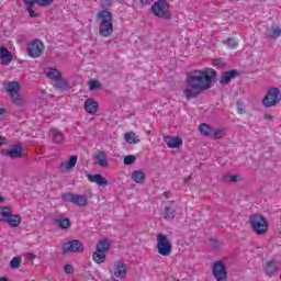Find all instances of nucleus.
<instances>
[{
	"instance_id": "obj_1",
	"label": "nucleus",
	"mask_w": 281,
	"mask_h": 281,
	"mask_svg": "<svg viewBox=\"0 0 281 281\" xmlns=\"http://www.w3.org/2000/svg\"><path fill=\"white\" fill-rule=\"evenodd\" d=\"M216 70L214 68L195 69L187 74L182 93L184 98H196L203 91L212 89V83L216 80Z\"/></svg>"
},
{
	"instance_id": "obj_2",
	"label": "nucleus",
	"mask_w": 281,
	"mask_h": 281,
	"mask_svg": "<svg viewBox=\"0 0 281 281\" xmlns=\"http://www.w3.org/2000/svg\"><path fill=\"white\" fill-rule=\"evenodd\" d=\"M95 22L99 25V34L103 38H109L114 32L113 13L109 10H101L95 15Z\"/></svg>"
},
{
	"instance_id": "obj_3",
	"label": "nucleus",
	"mask_w": 281,
	"mask_h": 281,
	"mask_svg": "<svg viewBox=\"0 0 281 281\" xmlns=\"http://www.w3.org/2000/svg\"><path fill=\"white\" fill-rule=\"evenodd\" d=\"M248 224L256 236H267L269 234V220L260 213H254L248 217Z\"/></svg>"
},
{
	"instance_id": "obj_4",
	"label": "nucleus",
	"mask_w": 281,
	"mask_h": 281,
	"mask_svg": "<svg viewBox=\"0 0 281 281\" xmlns=\"http://www.w3.org/2000/svg\"><path fill=\"white\" fill-rule=\"evenodd\" d=\"M0 223H7L9 227H20L23 218L20 214H14L12 206H0Z\"/></svg>"
},
{
	"instance_id": "obj_5",
	"label": "nucleus",
	"mask_w": 281,
	"mask_h": 281,
	"mask_svg": "<svg viewBox=\"0 0 281 281\" xmlns=\"http://www.w3.org/2000/svg\"><path fill=\"white\" fill-rule=\"evenodd\" d=\"M281 101L280 88L270 87L267 90L265 98L262 99V105L266 109H272V106H278Z\"/></svg>"
},
{
	"instance_id": "obj_6",
	"label": "nucleus",
	"mask_w": 281,
	"mask_h": 281,
	"mask_svg": "<svg viewBox=\"0 0 281 281\" xmlns=\"http://www.w3.org/2000/svg\"><path fill=\"white\" fill-rule=\"evenodd\" d=\"M151 12L154 16L158 19H170V4L166 0H158L151 5Z\"/></svg>"
},
{
	"instance_id": "obj_7",
	"label": "nucleus",
	"mask_w": 281,
	"mask_h": 281,
	"mask_svg": "<svg viewBox=\"0 0 281 281\" xmlns=\"http://www.w3.org/2000/svg\"><path fill=\"white\" fill-rule=\"evenodd\" d=\"M156 240V249L160 256H170L172 254V244L167 235L158 234Z\"/></svg>"
},
{
	"instance_id": "obj_8",
	"label": "nucleus",
	"mask_w": 281,
	"mask_h": 281,
	"mask_svg": "<svg viewBox=\"0 0 281 281\" xmlns=\"http://www.w3.org/2000/svg\"><path fill=\"white\" fill-rule=\"evenodd\" d=\"M109 273L111 278H115L116 280H126L128 266L122 260L115 261L109 270Z\"/></svg>"
},
{
	"instance_id": "obj_9",
	"label": "nucleus",
	"mask_w": 281,
	"mask_h": 281,
	"mask_svg": "<svg viewBox=\"0 0 281 281\" xmlns=\"http://www.w3.org/2000/svg\"><path fill=\"white\" fill-rule=\"evenodd\" d=\"M7 93H9L13 104H23V99H21V83L19 81H11L5 87Z\"/></svg>"
},
{
	"instance_id": "obj_10",
	"label": "nucleus",
	"mask_w": 281,
	"mask_h": 281,
	"mask_svg": "<svg viewBox=\"0 0 281 281\" xmlns=\"http://www.w3.org/2000/svg\"><path fill=\"white\" fill-rule=\"evenodd\" d=\"M45 49V44L41 40H34L27 44L26 54L30 58H41Z\"/></svg>"
},
{
	"instance_id": "obj_11",
	"label": "nucleus",
	"mask_w": 281,
	"mask_h": 281,
	"mask_svg": "<svg viewBox=\"0 0 281 281\" xmlns=\"http://www.w3.org/2000/svg\"><path fill=\"white\" fill-rule=\"evenodd\" d=\"M212 276L216 281H227V266L222 260L213 262Z\"/></svg>"
},
{
	"instance_id": "obj_12",
	"label": "nucleus",
	"mask_w": 281,
	"mask_h": 281,
	"mask_svg": "<svg viewBox=\"0 0 281 281\" xmlns=\"http://www.w3.org/2000/svg\"><path fill=\"white\" fill-rule=\"evenodd\" d=\"M85 246L78 239L67 241L63 246L64 254H82Z\"/></svg>"
},
{
	"instance_id": "obj_13",
	"label": "nucleus",
	"mask_w": 281,
	"mask_h": 281,
	"mask_svg": "<svg viewBox=\"0 0 281 281\" xmlns=\"http://www.w3.org/2000/svg\"><path fill=\"white\" fill-rule=\"evenodd\" d=\"M64 199L68 201V203H74V205H78L79 207H85L89 202L87 195H78L74 193H67L64 195Z\"/></svg>"
},
{
	"instance_id": "obj_14",
	"label": "nucleus",
	"mask_w": 281,
	"mask_h": 281,
	"mask_svg": "<svg viewBox=\"0 0 281 281\" xmlns=\"http://www.w3.org/2000/svg\"><path fill=\"white\" fill-rule=\"evenodd\" d=\"M280 269V260H269L263 263V271L267 276H276Z\"/></svg>"
},
{
	"instance_id": "obj_15",
	"label": "nucleus",
	"mask_w": 281,
	"mask_h": 281,
	"mask_svg": "<svg viewBox=\"0 0 281 281\" xmlns=\"http://www.w3.org/2000/svg\"><path fill=\"white\" fill-rule=\"evenodd\" d=\"M3 155L11 157V159H19L20 157L25 156V154H23V147H21V144L13 146L11 149L3 150Z\"/></svg>"
},
{
	"instance_id": "obj_16",
	"label": "nucleus",
	"mask_w": 281,
	"mask_h": 281,
	"mask_svg": "<svg viewBox=\"0 0 281 281\" xmlns=\"http://www.w3.org/2000/svg\"><path fill=\"white\" fill-rule=\"evenodd\" d=\"M162 139L168 148H180V146H183V139L179 136H164Z\"/></svg>"
},
{
	"instance_id": "obj_17",
	"label": "nucleus",
	"mask_w": 281,
	"mask_h": 281,
	"mask_svg": "<svg viewBox=\"0 0 281 281\" xmlns=\"http://www.w3.org/2000/svg\"><path fill=\"white\" fill-rule=\"evenodd\" d=\"M177 215V204L173 202H170L165 206V210L162 211V217L165 221H172L175 220V216Z\"/></svg>"
},
{
	"instance_id": "obj_18",
	"label": "nucleus",
	"mask_w": 281,
	"mask_h": 281,
	"mask_svg": "<svg viewBox=\"0 0 281 281\" xmlns=\"http://www.w3.org/2000/svg\"><path fill=\"white\" fill-rule=\"evenodd\" d=\"M83 109L86 113H89V115H95L98 113L99 104L98 101L93 99H87L83 104Z\"/></svg>"
},
{
	"instance_id": "obj_19",
	"label": "nucleus",
	"mask_w": 281,
	"mask_h": 281,
	"mask_svg": "<svg viewBox=\"0 0 281 281\" xmlns=\"http://www.w3.org/2000/svg\"><path fill=\"white\" fill-rule=\"evenodd\" d=\"M87 179L91 183H97L98 186H102V187L109 186V180H106V178L102 177V175H100V173H97V175L88 173Z\"/></svg>"
},
{
	"instance_id": "obj_20",
	"label": "nucleus",
	"mask_w": 281,
	"mask_h": 281,
	"mask_svg": "<svg viewBox=\"0 0 281 281\" xmlns=\"http://www.w3.org/2000/svg\"><path fill=\"white\" fill-rule=\"evenodd\" d=\"M94 161L97 166L100 168H108L109 167V158L104 151H99L94 155Z\"/></svg>"
},
{
	"instance_id": "obj_21",
	"label": "nucleus",
	"mask_w": 281,
	"mask_h": 281,
	"mask_svg": "<svg viewBox=\"0 0 281 281\" xmlns=\"http://www.w3.org/2000/svg\"><path fill=\"white\" fill-rule=\"evenodd\" d=\"M0 58L3 65H10L12 63V53L8 48L0 47Z\"/></svg>"
},
{
	"instance_id": "obj_22",
	"label": "nucleus",
	"mask_w": 281,
	"mask_h": 281,
	"mask_svg": "<svg viewBox=\"0 0 281 281\" xmlns=\"http://www.w3.org/2000/svg\"><path fill=\"white\" fill-rule=\"evenodd\" d=\"M124 139L126 144H130L131 146H135V144H139V136L135 134V132H127L124 134Z\"/></svg>"
},
{
	"instance_id": "obj_23",
	"label": "nucleus",
	"mask_w": 281,
	"mask_h": 281,
	"mask_svg": "<svg viewBox=\"0 0 281 281\" xmlns=\"http://www.w3.org/2000/svg\"><path fill=\"white\" fill-rule=\"evenodd\" d=\"M268 38H280L281 27L279 25H272L266 31Z\"/></svg>"
},
{
	"instance_id": "obj_24",
	"label": "nucleus",
	"mask_w": 281,
	"mask_h": 281,
	"mask_svg": "<svg viewBox=\"0 0 281 281\" xmlns=\"http://www.w3.org/2000/svg\"><path fill=\"white\" fill-rule=\"evenodd\" d=\"M78 164V156H71L69 160L61 162L60 168L61 170H71Z\"/></svg>"
},
{
	"instance_id": "obj_25",
	"label": "nucleus",
	"mask_w": 281,
	"mask_h": 281,
	"mask_svg": "<svg viewBox=\"0 0 281 281\" xmlns=\"http://www.w3.org/2000/svg\"><path fill=\"white\" fill-rule=\"evenodd\" d=\"M45 75L47 76V78H49L50 80H58V78H60L63 75L60 74V70L56 69V68H46L45 69Z\"/></svg>"
},
{
	"instance_id": "obj_26",
	"label": "nucleus",
	"mask_w": 281,
	"mask_h": 281,
	"mask_svg": "<svg viewBox=\"0 0 281 281\" xmlns=\"http://www.w3.org/2000/svg\"><path fill=\"white\" fill-rule=\"evenodd\" d=\"M131 179L135 183L142 184V183H144V181L146 179V175L142 170H136V171L132 172Z\"/></svg>"
},
{
	"instance_id": "obj_27",
	"label": "nucleus",
	"mask_w": 281,
	"mask_h": 281,
	"mask_svg": "<svg viewBox=\"0 0 281 281\" xmlns=\"http://www.w3.org/2000/svg\"><path fill=\"white\" fill-rule=\"evenodd\" d=\"M111 244L109 243V239H101L95 246L97 251H100L101 254H106V251L110 249Z\"/></svg>"
},
{
	"instance_id": "obj_28",
	"label": "nucleus",
	"mask_w": 281,
	"mask_h": 281,
	"mask_svg": "<svg viewBox=\"0 0 281 281\" xmlns=\"http://www.w3.org/2000/svg\"><path fill=\"white\" fill-rule=\"evenodd\" d=\"M56 225L59 229H69L71 227V221L67 217H59L55 220Z\"/></svg>"
},
{
	"instance_id": "obj_29",
	"label": "nucleus",
	"mask_w": 281,
	"mask_h": 281,
	"mask_svg": "<svg viewBox=\"0 0 281 281\" xmlns=\"http://www.w3.org/2000/svg\"><path fill=\"white\" fill-rule=\"evenodd\" d=\"M201 135H204V137H212L213 133H214V127L205 124V123H202L200 125V128H199Z\"/></svg>"
},
{
	"instance_id": "obj_30",
	"label": "nucleus",
	"mask_w": 281,
	"mask_h": 281,
	"mask_svg": "<svg viewBox=\"0 0 281 281\" xmlns=\"http://www.w3.org/2000/svg\"><path fill=\"white\" fill-rule=\"evenodd\" d=\"M237 71L236 70H231L226 71L221 76L220 82L222 85H227V82H231L232 78L236 77Z\"/></svg>"
},
{
	"instance_id": "obj_31",
	"label": "nucleus",
	"mask_w": 281,
	"mask_h": 281,
	"mask_svg": "<svg viewBox=\"0 0 281 281\" xmlns=\"http://www.w3.org/2000/svg\"><path fill=\"white\" fill-rule=\"evenodd\" d=\"M92 260L97 265H102L103 262L106 261V254L105 252H100L99 250H97L92 254Z\"/></svg>"
},
{
	"instance_id": "obj_32",
	"label": "nucleus",
	"mask_w": 281,
	"mask_h": 281,
	"mask_svg": "<svg viewBox=\"0 0 281 281\" xmlns=\"http://www.w3.org/2000/svg\"><path fill=\"white\" fill-rule=\"evenodd\" d=\"M225 135H227V130L217 128V130H213V134L211 137H213V139H221L222 137H225Z\"/></svg>"
},
{
	"instance_id": "obj_33",
	"label": "nucleus",
	"mask_w": 281,
	"mask_h": 281,
	"mask_svg": "<svg viewBox=\"0 0 281 281\" xmlns=\"http://www.w3.org/2000/svg\"><path fill=\"white\" fill-rule=\"evenodd\" d=\"M55 87L56 89H67L69 87V83L67 82V79L63 78V76L55 80Z\"/></svg>"
},
{
	"instance_id": "obj_34",
	"label": "nucleus",
	"mask_w": 281,
	"mask_h": 281,
	"mask_svg": "<svg viewBox=\"0 0 281 281\" xmlns=\"http://www.w3.org/2000/svg\"><path fill=\"white\" fill-rule=\"evenodd\" d=\"M223 179L226 183H237V181H240V176L228 173V175H225Z\"/></svg>"
},
{
	"instance_id": "obj_35",
	"label": "nucleus",
	"mask_w": 281,
	"mask_h": 281,
	"mask_svg": "<svg viewBox=\"0 0 281 281\" xmlns=\"http://www.w3.org/2000/svg\"><path fill=\"white\" fill-rule=\"evenodd\" d=\"M50 135L56 144H60V142H63V134L58 130H52Z\"/></svg>"
},
{
	"instance_id": "obj_36",
	"label": "nucleus",
	"mask_w": 281,
	"mask_h": 281,
	"mask_svg": "<svg viewBox=\"0 0 281 281\" xmlns=\"http://www.w3.org/2000/svg\"><path fill=\"white\" fill-rule=\"evenodd\" d=\"M21 262H23V259H21V257H13L9 266L11 269H19L21 267Z\"/></svg>"
},
{
	"instance_id": "obj_37",
	"label": "nucleus",
	"mask_w": 281,
	"mask_h": 281,
	"mask_svg": "<svg viewBox=\"0 0 281 281\" xmlns=\"http://www.w3.org/2000/svg\"><path fill=\"white\" fill-rule=\"evenodd\" d=\"M224 45H227L231 49H236V47H238V41L228 37L226 41H224Z\"/></svg>"
},
{
	"instance_id": "obj_38",
	"label": "nucleus",
	"mask_w": 281,
	"mask_h": 281,
	"mask_svg": "<svg viewBox=\"0 0 281 281\" xmlns=\"http://www.w3.org/2000/svg\"><path fill=\"white\" fill-rule=\"evenodd\" d=\"M137 157H135L134 155H128V156H125L124 159H123V164L125 166H131L132 164H135Z\"/></svg>"
},
{
	"instance_id": "obj_39",
	"label": "nucleus",
	"mask_w": 281,
	"mask_h": 281,
	"mask_svg": "<svg viewBox=\"0 0 281 281\" xmlns=\"http://www.w3.org/2000/svg\"><path fill=\"white\" fill-rule=\"evenodd\" d=\"M36 4L40 5V8H47V5H52L56 0H35Z\"/></svg>"
},
{
	"instance_id": "obj_40",
	"label": "nucleus",
	"mask_w": 281,
	"mask_h": 281,
	"mask_svg": "<svg viewBox=\"0 0 281 281\" xmlns=\"http://www.w3.org/2000/svg\"><path fill=\"white\" fill-rule=\"evenodd\" d=\"M26 11L29 12L31 19H37V16H40V14L34 11V7H26Z\"/></svg>"
},
{
	"instance_id": "obj_41",
	"label": "nucleus",
	"mask_w": 281,
	"mask_h": 281,
	"mask_svg": "<svg viewBox=\"0 0 281 281\" xmlns=\"http://www.w3.org/2000/svg\"><path fill=\"white\" fill-rule=\"evenodd\" d=\"M88 87L90 91H93L94 89H98V87H100V82L91 80L88 82Z\"/></svg>"
},
{
	"instance_id": "obj_42",
	"label": "nucleus",
	"mask_w": 281,
	"mask_h": 281,
	"mask_svg": "<svg viewBox=\"0 0 281 281\" xmlns=\"http://www.w3.org/2000/svg\"><path fill=\"white\" fill-rule=\"evenodd\" d=\"M237 112L243 115L245 113V104L243 103V100L237 101Z\"/></svg>"
},
{
	"instance_id": "obj_43",
	"label": "nucleus",
	"mask_w": 281,
	"mask_h": 281,
	"mask_svg": "<svg viewBox=\"0 0 281 281\" xmlns=\"http://www.w3.org/2000/svg\"><path fill=\"white\" fill-rule=\"evenodd\" d=\"M25 8H34L36 5V0H23Z\"/></svg>"
},
{
	"instance_id": "obj_44",
	"label": "nucleus",
	"mask_w": 281,
	"mask_h": 281,
	"mask_svg": "<svg viewBox=\"0 0 281 281\" xmlns=\"http://www.w3.org/2000/svg\"><path fill=\"white\" fill-rule=\"evenodd\" d=\"M101 5L102 8H111V5H113V0H102Z\"/></svg>"
},
{
	"instance_id": "obj_45",
	"label": "nucleus",
	"mask_w": 281,
	"mask_h": 281,
	"mask_svg": "<svg viewBox=\"0 0 281 281\" xmlns=\"http://www.w3.org/2000/svg\"><path fill=\"white\" fill-rule=\"evenodd\" d=\"M64 271H65V273H74V266H71V265H66V266L64 267Z\"/></svg>"
},
{
	"instance_id": "obj_46",
	"label": "nucleus",
	"mask_w": 281,
	"mask_h": 281,
	"mask_svg": "<svg viewBox=\"0 0 281 281\" xmlns=\"http://www.w3.org/2000/svg\"><path fill=\"white\" fill-rule=\"evenodd\" d=\"M263 120H266V122H271V120H273V115H271V113H265Z\"/></svg>"
},
{
	"instance_id": "obj_47",
	"label": "nucleus",
	"mask_w": 281,
	"mask_h": 281,
	"mask_svg": "<svg viewBox=\"0 0 281 281\" xmlns=\"http://www.w3.org/2000/svg\"><path fill=\"white\" fill-rule=\"evenodd\" d=\"M213 65H214V67H223L221 59L213 60Z\"/></svg>"
},
{
	"instance_id": "obj_48",
	"label": "nucleus",
	"mask_w": 281,
	"mask_h": 281,
	"mask_svg": "<svg viewBox=\"0 0 281 281\" xmlns=\"http://www.w3.org/2000/svg\"><path fill=\"white\" fill-rule=\"evenodd\" d=\"M26 258H27V260H35L36 259V255L30 252V254L26 255Z\"/></svg>"
},
{
	"instance_id": "obj_49",
	"label": "nucleus",
	"mask_w": 281,
	"mask_h": 281,
	"mask_svg": "<svg viewBox=\"0 0 281 281\" xmlns=\"http://www.w3.org/2000/svg\"><path fill=\"white\" fill-rule=\"evenodd\" d=\"M5 144H8V139L0 136V145L3 146Z\"/></svg>"
},
{
	"instance_id": "obj_50",
	"label": "nucleus",
	"mask_w": 281,
	"mask_h": 281,
	"mask_svg": "<svg viewBox=\"0 0 281 281\" xmlns=\"http://www.w3.org/2000/svg\"><path fill=\"white\" fill-rule=\"evenodd\" d=\"M153 0H140L142 5H148L150 4Z\"/></svg>"
},
{
	"instance_id": "obj_51",
	"label": "nucleus",
	"mask_w": 281,
	"mask_h": 281,
	"mask_svg": "<svg viewBox=\"0 0 281 281\" xmlns=\"http://www.w3.org/2000/svg\"><path fill=\"white\" fill-rule=\"evenodd\" d=\"M8 110L5 108H0V115H7Z\"/></svg>"
},
{
	"instance_id": "obj_52",
	"label": "nucleus",
	"mask_w": 281,
	"mask_h": 281,
	"mask_svg": "<svg viewBox=\"0 0 281 281\" xmlns=\"http://www.w3.org/2000/svg\"><path fill=\"white\" fill-rule=\"evenodd\" d=\"M0 203H3V196L0 195Z\"/></svg>"
},
{
	"instance_id": "obj_53",
	"label": "nucleus",
	"mask_w": 281,
	"mask_h": 281,
	"mask_svg": "<svg viewBox=\"0 0 281 281\" xmlns=\"http://www.w3.org/2000/svg\"><path fill=\"white\" fill-rule=\"evenodd\" d=\"M0 281H8V279H5V278H1V279H0Z\"/></svg>"
}]
</instances>
